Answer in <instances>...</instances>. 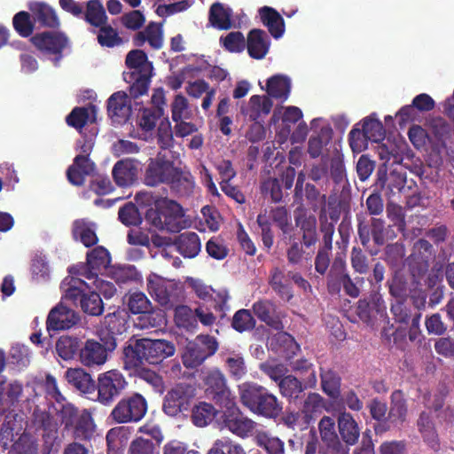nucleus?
Returning a JSON list of instances; mask_svg holds the SVG:
<instances>
[{"mask_svg":"<svg viewBox=\"0 0 454 454\" xmlns=\"http://www.w3.org/2000/svg\"><path fill=\"white\" fill-rule=\"evenodd\" d=\"M118 219L126 226H137L142 223L138 208L133 202H127L120 207Z\"/></svg>","mask_w":454,"mask_h":454,"instance_id":"62","label":"nucleus"},{"mask_svg":"<svg viewBox=\"0 0 454 454\" xmlns=\"http://www.w3.org/2000/svg\"><path fill=\"white\" fill-rule=\"evenodd\" d=\"M341 213V202L333 195H330L325 203L320 205L318 214L319 229L322 232V224L325 220L326 223L333 226V235L335 231V223L339 221Z\"/></svg>","mask_w":454,"mask_h":454,"instance_id":"35","label":"nucleus"},{"mask_svg":"<svg viewBox=\"0 0 454 454\" xmlns=\"http://www.w3.org/2000/svg\"><path fill=\"white\" fill-rule=\"evenodd\" d=\"M67 382L75 389L84 395L94 394L96 383L91 375L82 368H69L66 372Z\"/></svg>","mask_w":454,"mask_h":454,"instance_id":"31","label":"nucleus"},{"mask_svg":"<svg viewBox=\"0 0 454 454\" xmlns=\"http://www.w3.org/2000/svg\"><path fill=\"white\" fill-rule=\"evenodd\" d=\"M33 423L37 429L43 430V438L50 442L56 438L58 433L53 416L46 411L35 409L33 411Z\"/></svg>","mask_w":454,"mask_h":454,"instance_id":"38","label":"nucleus"},{"mask_svg":"<svg viewBox=\"0 0 454 454\" xmlns=\"http://www.w3.org/2000/svg\"><path fill=\"white\" fill-rule=\"evenodd\" d=\"M203 383L207 395L216 403L220 405L231 403V400H232L231 390L227 387L226 378L220 369L208 370L203 377Z\"/></svg>","mask_w":454,"mask_h":454,"instance_id":"12","label":"nucleus"},{"mask_svg":"<svg viewBox=\"0 0 454 454\" xmlns=\"http://www.w3.org/2000/svg\"><path fill=\"white\" fill-rule=\"evenodd\" d=\"M270 42L267 33L260 28L248 32L246 47L248 55L254 59H263L269 51Z\"/></svg>","mask_w":454,"mask_h":454,"instance_id":"27","label":"nucleus"},{"mask_svg":"<svg viewBox=\"0 0 454 454\" xmlns=\"http://www.w3.org/2000/svg\"><path fill=\"white\" fill-rule=\"evenodd\" d=\"M407 416V404L402 390H395L390 396V409L388 411V423L402 425Z\"/></svg>","mask_w":454,"mask_h":454,"instance_id":"40","label":"nucleus"},{"mask_svg":"<svg viewBox=\"0 0 454 454\" xmlns=\"http://www.w3.org/2000/svg\"><path fill=\"white\" fill-rule=\"evenodd\" d=\"M62 299L90 316H100L104 311V303L99 294L91 291L82 278L67 277L60 285Z\"/></svg>","mask_w":454,"mask_h":454,"instance_id":"3","label":"nucleus"},{"mask_svg":"<svg viewBox=\"0 0 454 454\" xmlns=\"http://www.w3.org/2000/svg\"><path fill=\"white\" fill-rule=\"evenodd\" d=\"M31 14L25 11L19 12L14 15L12 25L20 36H32L35 22H34V20H31Z\"/></svg>","mask_w":454,"mask_h":454,"instance_id":"56","label":"nucleus"},{"mask_svg":"<svg viewBox=\"0 0 454 454\" xmlns=\"http://www.w3.org/2000/svg\"><path fill=\"white\" fill-rule=\"evenodd\" d=\"M135 200L139 205L153 207H149L145 215V222L157 231H163V219L165 218V207L168 199L154 200L152 192H140L135 196Z\"/></svg>","mask_w":454,"mask_h":454,"instance_id":"13","label":"nucleus"},{"mask_svg":"<svg viewBox=\"0 0 454 454\" xmlns=\"http://www.w3.org/2000/svg\"><path fill=\"white\" fill-rule=\"evenodd\" d=\"M219 348L217 339L209 334H199L194 340L187 343L182 355V362L187 369L200 366L214 356Z\"/></svg>","mask_w":454,"mask_h":454,"instance_id":"7","label":"nucleus"},{"mask_svg":"<svg viewBox=\"0 0 454 454\" xmlns=\"http://www.w3.org/2000/svg\"><path fill=\"white\" fill-rule=\"evenodd\" d=\"M145 362L157 364L165 358L175 354V346L165 340H151L144 338Z\"/></svg>","mask_w":454,"mask_h":454,"instance_id":"21","label":"nucleus"},{"mask_svg":"<svg viewBox=\"0 0 454 454\" xmlns=\"http://www.w3.org/2000/svg\"><path fill=\"white\" fill-rule=\"evenodd\" d=\"M406 262L408 267L406 273L415 280H418V283L421 285V280L428 271L429 262L426 261V259H421V257H417L416 254H410L406 259Z\"/></svg>","mask_w":454,"mask_h":454,"instance_id":"57","label":"nucleus"},{"mask_svg":"<svg viewBox=\"0 0 454 454\" xmlns=\"http://www.w3.org/2000/svg\"><path fill=\"white\" fill-rule=\"evenodd\" d=\"M127 306L132 314H145L150 317L152 314V303L142 292H134L129 294Z\"/></svg>","mask_w":454,"mask_h":454,"instance_id":"51","label":"nucleus"},{"mask_svg":"<svg viewBox=\"0 0 454 454\" xmlns=\"http://www.w3.org/2000/svg\"><path fill=\"white\" fill-rule=\"evenodd\" d=\"M175 322L178 327L187 331L197 329L195 309H192L186 305H180L175 309Z\"/></svg>","mask_w":454,"mask_h":454,"instance_id":"52","label":"nucleus"},{"mask_svg":"<svg viewBox=\"0 0 454 454\" xmlns=\"http://www.w3.org/2000/svg\"><path fill=\"white\" fill-rule=\"evenodd\" d=\"M295 223L302 232L303 245L307 248L314 246L318 240L316 217L305 214L295 215Z\"/></svg>","mask_w":454,"mask_h":454,"instance_id":"39","label":"nucleus"},{"mask_svg":"<svg viewBox=\"0 0 454 454\" xmlns=\"http://www.w3.org/2000/svg\"><path fill=\"white\" fill-rule=\"evenodd\" d=\"M373 115L372 114L363 120L362 129L370 141L378 143L384 139L386 131L382 122L374 118Z\"/></svg>","mask_w":454,"mask_h":454,"instance_id":"53","label":"nucleus"},{"mask_svg":"<svg viewBox=\"0 0 454 454\" xmlns=\"http://www.w3.org/2000/svg\"><path fill=\"white\" fill-rule=\"evenodd\" d=\"M290 90V79L285 75L276 74L267 80L266 91L271 98L284 102L288 98Z\"/></svg>","mask_w":454,"mask_h":454,"instance_id":"42","label":"nucleus"},{"mask_svg":"<svg viewBox=\"0 0 454 454\" xmlns=\"http://www.w3.org/2000/svg\"><path fill=\"white\" fill-rule=\"evenodd\" d=\"M125 65L129 71L123 72L122 76L129 83V97L136 99L147 94L153 75V65L147 54L139 49L131 50L126 55Z\"/></svg>","mask_w":454,"mask_h":454,"instance_id":"1","label":"nucleus"},{"mask_svg":"<svg viewBox=\"0 0 454 454\" xmlns=\"http://www.w3.org/2000/svg\"><path fill=\"white\" fill-rule=\"evenodd\" d=\"M231 9L221 3H214L209 9L208 20L215 28L228 30L231 27Z\"/></svg>","mask_w":454,"mask_h":454,"instance_id":"44","label":"nucleus"},{"mask_svg":"<svg viewBox=\"0 0 454 454\" xmlns=\"http://www.w3.org/2000/svg\"><path fill=\"white\" fill-rule=\"evenodd\" d=\"M57 414L64 429L71 433L74 440L90 442L94 437L97 425L90 410H79L67 402L57 410Z\"/></svg>","mask_w":454,"mask_h":454,"instance_id":"4","label":"nucleus"},{"mask_svg":"<svg viewBox=\"0 0 454 454\" xmlns=\"http://www.w3.org/2000/svg\"><path fill=\"white\" fill-rule=\"evenodd\" d=\"M165 212L163 231L176 233L187 227L188 221L185 219L184 211L179 203L172 200H167Z\"/></svg>","mask_w":454,"mask_h":454,"instance_id":"26","label":"nucleus"},{"mask_svg":"<svg viewBox=\"0 0 454 454\" xmlns=\"http://www.w3.org/2000/svg\"><path fill=\"white\" fill-rule=\"evenodd\" d=\"M128 454H158L157 444L152 438L137 436L129 443Z\"/></svg>","mask_w":454,"mask_h":454,"instance_id":"64","label":"nucleus"},{"mask_svg":"<svg viewBox=\"0 0 454 454\" xmlns=\"http://www.w3.org/2000/svg\"><path fill=\"white\" fill-rule=\"evenodd\" d=\"M147 290L161 306L172 304L180 293V287L176 283L157 276L147 279Z\"/></svg>","mask_w":454,"mask_h":454,"instance_id":"15","label":"nucleus"},{"mask_svg":"<svg viewBox=\"0 0 454 454\" xmlns=\"http://www.w3.org/2000/svg\"><path fill=\"white\" fill-rule=\"evenodd\" d=\"M148 404L145 397L132 393L121 398L112 409L109 419L116 424L137 423L145 416Z\"/></svg>","mask_w":454,"mask_h":454,"instance_id":"5","label":"nucleus"},{"mask_svg":"<svg viewBox=\"0 0 454 454\" xmlns=\"http://www.w3.org/2000/svg\"><path fill=\"white\" fill-rule=\"evenodd\" d=\"M82 348L80 340L67 335L60 336L56 343V352L63 360H71L79 354Z\"/></svg>","mask_w":454,"mask_h":454,"instance_id":"49","label":"nucleus"},{"mask_svg":"<svg viewBox=\"0 0 454 454\" xmlns=\"http://www.w3.org/2000/svg\"><path fill=\"white\" fill-rule=\"evenodd\" d=\"M194 389L186 383L176 384L164 396L162 410L165 414L176 417L188 411L193 396Z\"/></svg>","mask_w":454,"mask_h":454,"instance_id":"10","label":"nucleus"},{"mask_svg":"<svg viewBox=\"0 0 454 454\" xmlns=\"http://www.w3.org/2000/svg\"><path fill=\"white\" fill-rule=\"evenodd\" d=\"M30 42L42 54L53 56L56 66L62 59L63 52L69 45L67 35L59 31L36 33L30 37Z\"/></svg>","mask_w":454,"mask_h":454,"instance_id":"8","label":"nucleus"},{"mask_svg":"<svg viewBox=\"0 0 454 454\" xmlns=\"http://www.w3.org/2000/svg\"><path fill=\"white\" fill-rule=\"evenodd\" d=\"M333 137V129L329 126L322 127L315 136H311L308 143V153L311 158L321 155L323 148L326 146Z\"/></svg>","mask_w":454,"mask_h":454,"instance_id":"47","label":"nucleus"},{"mask_svg":"<svg viewBox=\"0 0 454 454\" xmlns=\"http://www.w3.org/2000/svg\"><path fill=\"white\" fill-rule=\"evenodd\" d=\"M112 279L118 285H125L137 281L140 275L134 265L114 267L110 272Z\"/></svg>","mask_w":454,"mask_h":454,"instance_id":"59","label":"nucleus"},{"mask_svg":"<svg viewBox=\"0 0 454 454\" xmlns=\"http://www.w3.org/2000/svg\"><path fill=\"white\" fill-rule=\"evenodd\" d=\"M144 338H131L123 348L124 364L126 368H137L145 363Z\"/></svg>","mask_w":454,"mask_h":454,"instance_id":"37","label":"nucleus"},{"mask_svg":"<svg viewBox=\"0 0 454 454\" xmlns=\"http://www.w3.org/2000/svg\"><path fill=\"white\" fill-rule=\"evenodd\" d=\"M322 224V243L315 257V270L320 275H325L330 266V255L333 249V226L323 220Z\"/></svg>","mask_w":454,"mask_h":454,"instance_id":"25","label":"nucleus"},{"mask_svg":"<svg viewBox=\"0 0 454 454\" xmlns=\"http://www.w3.org/2000/svg\"><path fill=\"white\" fill-rule=\"evenodd\" d=\"M252 309L257 318L274 330L280 331L284 328L282 318L285 314L280 311L277 304L269 299H260L255 301Z\"/></svg>","mask_w":454,"mask_h":454,"instance_id":"18","label":"nucleus"},{"mask_svg":"<svg viewBox=\"0 0 454 454\" xmlns=\"http://www.w3.org/2000/svg\"><path fill=\"white\" fill-rule=\"evenodd\" d=\"M217 411L213 404L200 402L192 410V421L196 427H203L213 421Z\"/></svg>","mask_w":454,"mask_h":454,"instance_id":"48","label":"nucleus"},{"mask_svg":"<svg viewBox=\"0 0 454 454\" xmlns=\"http://www.w3.org/2000/svg\"><path fill=\"white\" fill-rule=\"evenodd\" d=\"M255 324L256 322L252 313L246 309L236 311L231 321L232 328L239 333L253 330L255 327Z\"/></svg>","mask_w":454,"mask_h":454,"instance_id":"60","label":"nucleus"},{"mask_svg":"<svg viewBox=\"0 0 454 454\" xmlns=\"http://www.w3.org/2000/svg\"><path fill=\"white\" fill-rule=\"evenodd\" d=\"M166 184L180 195H188L194 187V180L190 171L174 166Z\"/></svg>","mask_w":454,"mask_h":454,"instance_id":"34","label":"nucleus"},{"mask_svg":"<svg viewBox=\"0 0 454 454\" xmlns=\"http://www.w3.org/2000/svg\"><path fill=\"white\" fill-rule=\"evenodd\" d=\"M224 364L229 374L236 380H240L247 373L245 360L240 354L234 352L230 354L225 358Z\"/></svg>","mask_w":454,"mask_h":454,"instance_id":"63","label":"nucleus"},{"mask_svg":"<svg viewBox=\"0 0 454 454\" xmlns=\"http://www.w3.org/2000/svg\"><path fill=\"white\" fill-rule=\"evenodd\" d=\"M239 395L242 404L254 414L275 419L282 413V402L263 386L245 383L239 387Z\"/></svg>","mask_w":454,"mask_h":454,"instance_id":"2","label":"nucleus"},{"mask_svg":"<svg viewBox=\"0 0 454 454\" xmlns=\"http://www.w3.org/2000/svg\"><path fill=\"white\" fill-rule=\"evenodd\" d=\"M102 343L87 340L84 346L80 349L79 356L85 366L102 365L107 360V353L116 348V339L114 336L101 337Z\"/></svg>","mask_w":454,"mask_h":454,"instance_id":"9","label":"nucleus"},{"mask_svg":"<svg viewBox=\"0 0 454 454\" xmlns=\"http://www.w3.org/2000/svg\"><path fill=\"white\" fill-rule=\"evenodd\" d=\"M257 446L265 450L268 454H284L285 443L278 437L266 433H259L255 437Z\"/></svg>","mask_w":454,"mask_h":454,"instance_id":"55","label":"nucleus"},{"mask_svg":"<svg viewBox=\"0 0 454 454\" xmlns=\"http://www.w3.org/2000/svg\"><path fill=\"white\" fill-rule=\"evenodd\" d=\"M108 116L119 124L128 121L131 114L130 98L124 91H117L107 100Z\"/></svg>","mask_w":454,"mask_h":454,"instance_id":"22","label":"nucleus"},{"mask_svg":"<svg viewBox=\"0 0 454 454\" xmlns=\"http://www.w3.org/2000/svg\"><path fill=\"white\" fill-rule=\"evenodd\" d=\"M225 411L222 415L223 426L239 437L245 438L252 434L255 422L247 417L235 404L233 399L228 405H223Z\"/></svg>","mask_w":454,"mask_h":454,"instance_id":"11","label":"nucleus"},{"mask_svg":"<svg viewBox=\"0 0 454 454\" xmlns=\"http://www.w3.org/2000/svg\"><path fill=\"white\" fill-rule=\"evenodd\" d=\"M338 428L341 439L348 445L357 442L360 429L354 417L348 412H340L338 416Z\"/></svg>","mask_w":454,"mask_h":454,"instance_id":"36","label":"nucleus"},{"mask_svg":"<svg viewBox=\"0 0 454 454\" xmlns=\"http://www.w3.org/2000/svg\"><path fill=\"white\" fill-rule=\"evenodd\" d=\"M72 234L74 239H79L86 247H90L98 241L94 224L84 219H77L73 223Z\"/></svg>","mask_w":454,"mask_h":454,"instance_id":"41","label":"nucleus"},{"mask_svg":"<svg viewBox=\"0 0 454 454\" xmlns=\"http://www.w3.org/2000/svg\"><path fill=\"white\" fill-rule=\"evenodd\" d=\"M207 454H246L241 444L229 438L217 439Z\"/></svg>","mask_w":454,"mask_h":454,"instance_id":"58","label":"nucleus"},{"mask_svg":"<svg viewBox=\"0 0 454 454\" xmlns=\"http://www.w3.org/2000/svg\"><path fill=\"white\" fill-rule=\"evenodd\" d=\"M129 383L119 370H109L98 374L95 401L104 406H111L127 389Z\"/></svg>","mask_w":454,"mask_h":454,"instance_id":"6","label":"nucleus"},{"mask_svg":"<svg viewBox=\"0 0 454 454\" xmlns=\"http://www.w3.org/2000/svg\"><path fill=\"white\" fill-rule=\"evenodd\" d=\"M262 23L268 28L275 39H279L285 33V20L279 12L270 6L261 7L258 11Z\"/></svg>","mask_w":454,"mask_h":454,"instance_id":"30","label":"nucleus"},{"mask_svg":"<svg viewBox=\"0 0 454 454\" xmlns=\"http://www.w3.org/2000/svg\"><path fill=\"white\" fill-rule=\"evenodd\" d=\"M406 176L396 170L387 172L386 168H380L377 171L375 186L385 192V195L391 198L399 194L405 187Z\"/></svg>","mask_w":454,"mask_h":454,"instance_id":"19","label":"nucleus"},{"mask_svg":"<svg viewBox=\"0 0 454 454\" xmlns=\"http://www.w3.org/2000/svg\"><path fill=\"white\" fill-rule=\"evenodd\" d=\"M269 285L282 301L288 302L293 299L292 285L284 271L278 267L270 270Z\"/></svg>","mask_w":454,"mask_h":454,"instance_id":"32","label":"nucleus"},{"mask_svg":"<svg viewBox=\"0 0 454 454\" xmlns=\"http://www.w3.org/2000/svg\"><path fill=\"white\" fill-rule=\"evenodd\" d=\"M320 380L322 390L326 395L333 399L340 397L341 378L337 372L320 367Z\"/></svg>","mask_w":454,"mask_h":454,"instance_id":"43","label":"nucleus"},{"mask_svg":"<svg viewBox=\"0 0 454 454\" xmlns=\"http://www.w3.org/2000/svg\"><path fill=\"white\" fill-rule=\"evenodd\" d=\"M321 437L320 451L323 454H345L342 443L335 432L334 420L324 416L318 424Z\"/></svg>","mask_w":454,"mask_h":454,"instance_id":"16","label":"nucleus"},{"mask_svg":"<svg viewBox=\"0 0 454 454\" xmlns=\"http://www.w3.org/2000/svg\"><path fill=\"white\" fill-rule=\"evenodd\" d=\"M368 408L372 418L380 422V424L374 427L376 434H381L389 430L388 420L386 419L387 411V404L374 398L369 403Z\"/></svg>","mask_w":454,"mask_h":454,"instance_id":"50","label":"nucleus"},{"mask_svg":"<svg viewBox=\"0 0 454 454\" xmlns=\"http://www.w3.org/2000/svg\"><path fill=\"white\" fill-rule=\"evenodd\" d=\"M291 369L294 372L305 376L309 374L306 381V385L309 387H315L317 382L316 372L314 370L313 364L306 358L296 359L290 364Z\"/></svg>","mask_w":454,"mask_h":454,"instance_id":"54","label":"nucleus"},{"mask_svg":"<svg viewBox=\"0 0 454 454\" xmlns=\"http://www.w3.org/2000/svg\"><path fill=\"white\" fill-rule=\"evenodd\" d=\"M419 286L421 285L418 280L402 270H395L392 279L388 281L389 293L397 300H405L410 294L417 293Z\"/></svg>","mask_w":454,"mask_h":454,"instance_id":"20","label":"nucleus"},{"mask_svg":"<svg viewBox=\"0 0 454 454\" xmlns=\"http://www.w3.org/2000/svg\"><path fill=\"white\" fill-rule=\"evenodd\" d=\"M145 42L154 50L163 45V31L161 24L150 22L144 30L137 32L133 37V44L142 47Z\"/></svg>","mask_w":454,"mask_h":454,"instance_id":"29","label":"nucleus"},{"mask_svg":"<svg viewBox=\"0 0 454 454\" xmlns=\"http://www.w3.org/2000/svg\"><path fill=\"white\" fill-rule=\"evenodd\" d=\"M174 245L176 250L186 258H194L201 248L199 235L193 231H185L176 237Z\"/></svg>","mask_w":454,"mask_h":454,"instance_id":"33","label":"nucleus"},{"mask_svg":"<svg viewBox=\"0 0 454 454\" xmlns=\"http://www.w3.org/2000/svg\"><path fill=\"white\" fill-rule=\"evenodd\" d=\"M349 277L346 261L341 256H336L326 278L328 293L332 295L340 294Z\"/></svg>","mask_w":454,"mask_h":454,"instance_id":"24","label":"nucleus"},{"mask_svg":"<svg viewBox=\"0 0 454 454\" xmlns=\"http://www.w3.org/2000/svg\"><path fill=\"white\" fill-rule=\"evenodd\" d=\"M138 163V160L131 158L118 160L112 169L115 184L120 187L132 185L137 179Z\"/></svg>","mask_w":454,"mask_h":454,"instance_id":"23","label":"nucleus"},{"mask_svg":"<svg viewBox=\"0 0 454 454\" xmlns=\"http://www.w3.org/2000/svg\"><path fill=\"white\" fill-rule=\"evenodd\" d=\"M82 14L84 20L94 27H98L107 23L108 18L106 10L99 0H89L86 2V10Z\"/></svg>","mask_w":454,"mask_h":454,"instance_id":"46","label":"nucleus"},{"mask_svg":"<svg viewBox=\"0 0 454 454\" xmlns=\"http://www.w3.org/2000/svg\"><path fill=\"white\" fill-rule=\"evenodd\" d=\"M32 19L40 27L52 29L59 28V19L55 10L49 4L42 2H34L29 4Z\"/></svg>","mask_w":454,"mask_h":454,"instance_id":"28","label":"nucleus"},{"mask_svg":"<svg viewBox=\"0 0 454 454\" xmlns=\"http://www.w3.org/2000/svg\"><path fill=\"white\" fill-rule=\"evenodd\" d=\"M174 170V162L159 155L149 158L143 175V183L149 187H156L168 181L170 171Z\"/></svg>","mask_w":454,"mask_h":454,"instance_id":"14","label":"nucleus"},{"mask_svg":"<svg viewBox=\"0 0 454 454\" xmlns=\"http://www.w3.org/2000/svg\"><path fill=\"white\" fill-rule=\"evenodd\" d=\"M64 302L67 301L61 298V301L50 311L46 320L48 331L70 329L78 322V315Z\"/></svg>","mask_w":454,"mask_h":454,"instance_id":"17","label":"nucleus"},{"mask_svg":"<svg viewBox=\"0 0 454 454\" xmlns=\"http://www.w3.org/2000/svg\"><path fill=\"white\" fill-rule=\"evenodd\" d=\"M278 387L281 395L292 403L301 397L308 386L306 384L303 386L302 382L295 376L288 374L279 381Z\"/></svg>","mask_w":454,"mask_h":454,"instance_id":"45","label":"nucleus"},{"mask_svg":"<svg viewBox=\"0 0 454 454\" xmlns=\"http://www.w3.org/2000/svg\"><path fill=\"white\" fill-rule=\"evenodd\" d=\"M104 325L107 330L104 337L121 334L126 329V320L119 310L108 313L104 318Z\"/></svg>","mask_w":454,"mask_h":454,"instance_id":"61","label":"nucleus"}]
</instances>
